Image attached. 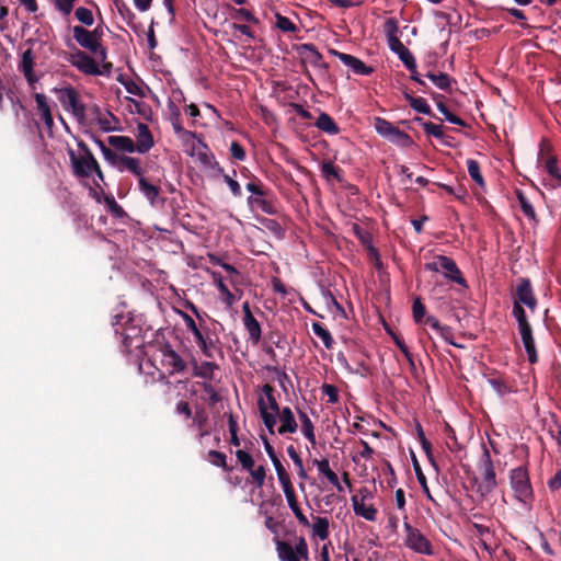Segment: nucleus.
Returning a JSON list of instances; mask_svg holds the SVG:
<instances>
[{"label": "nucleus", "instance_id": "obj_1", "mask_svg": "<svg viewBox=\"0 0 561 561\" xmlns=\"http://www.w3.org/2000/svg\"><path fill=\"white\" fill-rule=\"evenodd\" d=\"M78 152L71 148L67 150L73 174L78 178H90L95 173L96 178L103 182V172L89 147L82 141L78 144Z\"/></svg>", "mask_w": 561, "mask_h": 561}, {"label": "nucleus", "instance_id": "obj_2", "mask_svg": "<svg viewBox=\"0 0 561 561\" xmlns=\"http://www.w3.org/2000/svg\"><path fill=\"white\" fill-rule=\"evenodd\" d=\"M100 150L104 160L118 172H129L135 175L138 180L140 176H145V169L139 158L118 153L111 148L106 147L102 141H98Z\"/></svg>", "mask_w": 561, "mask_h": 561}, {"label": "nucleus", "instance_id": "obj_3", "mask_svg": "<svg viewBox=\"0 0 561 561\" xmlns=\"http://www.w3.org/2000/svg\"><path fill=\"white\" fill-rule=\"evenodd\" d=\"M274 388L264 385L257 399V408L265 427L271 434H275L277 424V413L279 412L278 403L273 394Z\"/></svg>", "mask_w": 561, "mask_h": 561}, {"label": "nucleus", "instance_id": "obj_4", "mask_svg": "<svg viewBox=\"0 0 561 561\" xmlns=\"http://www.w3.org/2000/svg\"><path fill=\"white\" fill-rule=\"evenodd\" d=\"M510 478L515 497L524 504L529 503L534 497V493L526 468L518 467L513 469Z\"/></svg>", "mask_w": 561, "mask_h": 561}, {"label": "nucleus", "instance_id": "obj_5", "mask_svg": "<svg viewBox=\"0 0 561 561\" xmlns=\"http://www.w3.org/2000/svg\"><path fill=\"white\" fill-rule=\"evenodd\" d=\"M403 527L405 533L404 545L409 549L420 554H434L432 543L417 528L411 526L407 522L404 523Z\"/></svg>", "mask_w": 561, "mask_h": 561}, {"label": "nucleus", "instance_id": "obj_6", "mask_svg": "<svg viewBox=\"0 0 561 561\" xmlns=\"http://www.w3.org/2000/svg\"><path fill=\"white\" fill-rule=\"evenodd\" d=\"M57 98L65 111L70 112L78 121L85 118V106L72 88H62L57 91Z\"/></svg>", "mask_w": 561, "mask_h": 561}, {"label": "nucleus", "instance_id": "obj_7", "mask_svg": "<svg viewBox=\"0 0 561 561\" xmlns=\"http://www.w3.org/2000/svg\"><path fill=\"white\" fill-rule=\"evenodd\" d=\"M73 38L83 48L90 50L100 60L106 58V50L101 43L94 41L93 34L83 26H73Z\"/></svg>", "mask_w": 561, "mask_h": 561}, {"label": "nucleus", "instance_id": "obj_8", "mask_svg": "<svg viewBox=\"0 0 561 561\" xmlns=\"http://www.w3.org/2000/svg\"><path fill=\"white\" fill-rule=\"evenodd\" d=\"M371 499V493L366 489L359 491V495L352 496L353 511L357 516L368 522L377 519V510L371 504H367V500Z\"/></svg>", "mask_w": 561, "mask_h": 561}, {"label": "nucleus", "instance_id": "obj_9", "mask_svg": "<svg viewBox=\"0 0 561 561\" xmlns=\"http://www.w3.org/2000/svg\"><path fill=\"white\" fill-rule=\"evenodd\" d=\"M513 297H514V302H517L518 305H525L533 311L536 309L537 299L534 295L533 287H531L529 279L522 278L518 282Z\"/></svg>", "mask_w": 561, "mask_h": 561}, {"label": "nucleus", "instance_id": "obj_10", "mask_svg": "<svg viewBox=\"0 0 561 561\" xmlns=\"http://www.w3.org/2000/svg\"><path fill=\"white\" fill-rule=\"evenodd\" d=\"M68 61L87 75L100 73V69L95 60L79 49H76V51L70 54Z\"/></svg>", "mask_w": 561, "mask_h": 561}, {"label": "nucleus", "instance_id": "obj_11", "mask_svg": "<svg viewBox=\"0 0 561 561\" xmlns=\"http://www.w3.org/2000/svg\"><path fill=\"white\" fill-rule=\"evenodd\" d=\"M34 56L31 49H26L21 58L19 70L24 75L28 87L32 91L36 90V84L38 82V78L34 72Z\"/></svg>", "mask_w": 561, "mask_h": 561}, {"label": "nucleus", "instance_id": "obj_12", "mask_svg": "<svg viewBox=\"0 0 561 561\" xmlns=\"http://www.w3.org/2000/svg\"><path fill=\"white\" fill-rule=\"evenodd\" d=\"M481 466L483 469V481L480 485V490L484 493H490L496 486V479L493 463L488 450H484L483 453Z\"/></svg>", "mask_w": 561, "mask_h": 561}, {"label": "nucleus", "instance_id": "obj_13", "mask_svg": "<svg viewBox=\"0 0 561 561\" xmlns=\"http://www.w3.org/2000/svg\"><path fill=\"white\" fill-rule=\"evenodd\" d=\"M330 54L337 57L345 66L351 68L354 73L360 76H369L374 69L369 66H366L360 59L355 56L337 51L335 49H331Z\"/></svg>", "mask_w": 561, "mask_h": 561}, {"label": "nucleus", "instance_id": "obj_14", "mask_svg": "<svg viewBox=\"0 0 561 561\" xmlns=\"http://www.w3.org/2000/svg\"><path fill=\"white\" fill-rule=\"evenodd\" d=\"M135 147L138 153H147L154 145L152 134L145 123H138L135 130Z\"/></svg>", "mask_w": 561, "mask_h": 561}, {"label": "nucleus", "instance_id": "obj_15", "mask_svg": "<svg viewBox=\"0 0 561 561\" xmlns=\"http://www.w3.org/2000/svg\"><path fill=\"white\" fill-rule=\"evenodd\" d=\"M277 419L280 423V425L276 430L279 435L294 434L297 432L298 424L289 407H284L283 409H279V412L277 413Z\"/></svg>", "mask_w": 561, "mask_h": 561}, {"label": "nucleus", "instance_id": "obj_16", "mask_svg": "<svg viewBox=\"0 0 561 561\" xmlns=\"http://www.w3.org/2000/svg\"><path fill=\"white\" fill-rule=\"evenodd\" d=\"M162 364L170 374L182 373L186 368L185 362L172 348L167 347L162 351Z\"/></svg>", "mask_w": 561, "mask_h": 561}, {"label": "nucleus", "instance_id": "obj_17", "mask_svg": "<svg viewBox=\"0 0 561 561\" xmlns=\"http://www.w3.org/2000/svg\"><path fill=\"white\" fill-rule=\"evenodd\" d=\"M439 265L440 272H444L445 277L459 285H465V279L453 259L439 255Z\"/></svg>", "mask_w": 561, "mask_h": 561}, {"label": "nucleus", "instance_id": "obj_18", "mask_svg": "<svg viewBox=\"0 0 561 561\" xmlns=\"http://www.w3.org/2000/svg\"><path fill=\"white\" fill-rule=\"evenodd\" d=\"M283 491H284L287 504H288L289 508L291 510V512L294 513L297 520L301 525L309 527L310 523H309L308 518L306 517V515L301 512V510L298 505L297 497H296L293 485L283 489Z\"/></svg>", "mask_w": 561, "mask_h": 561}, {"label": "nucleus", "instance_id": "obj_19", "mask_svg": "<svg viewBox=\"0 0 561 561\" xmlns=\"http://www.w3.org/2000/svg\"><path fill=\"white\" fill-rule=\"evenodd\" d=\"M523 345L528 355V359L530 363L537 362V353L535 347V342L533 337V331L530 325H524V328L518 329Z\"/></svg>", "mask_w": 561, "mask_h": 561}, {"label": "nucleus", "instance_id": "obj_20", "mask_svg": "<svg viewBox=\"0 0 561 561\" xmlns=\"http://www.w3.org/2000/svg\"><path fill=\"white\" fill-rule=\"evenodd\" d=\"M34 99L42 121L48 128H51L54 119L46 96L42 93H35Z\"/></svg>", "mask_w": 561, "mask_h": 561}, {"label": "nucleus", "instance_id": "obj_21", "mask_svg": "<svg viewBox=\"0 0 561 561\" xmlns=\"http://www.w3.org/2000/svg\"><path fill=\"white\" fill-rule=\"evenodd\" d=\"M138 187L150 205L157 204L160 194V187L158 185L151 184L145 176H140L138 180Z\"/></svg>", "mask_w": 561, "mask_h": 561}, {"label": "nucleus", "instance_id": "obj_22", "mask_svg": "<svg viewBox=\"0 0 561 561\" xmlns=\"http://www.w3.org/2000/svg\"><path fill=\"white\" fill-rule=\"evenodd\" d=\"M107 142L110 146L115 148L116 150L123 151V152H137V149L135 147V141L127 136H110L107 138Z\"/></svg>", "mask_w": 561, "mask_h": 561}, {"label": "nucleus", "instance_id": "obj_23", "mask_svg": "<svg viewBox=\"0 0 561 561\" xmlns=\"http://www.w3.org/2000/svg\"><path fill=\"white\" fill-rule=\"evenodd\" d=\"M387 33H388V42L390 49L396 53L398 56L407 50L408 48L403 45V43L396 35L397 24L394 21L389 20L386 23Z\"/></svg>", "mask_w": 561, "mask_h": 561}, {"label": "nucleus", "instance_id": "obj_24", "mask_svg": "<svg viewBox=\"0 0 561 561\" xmlns=\"http://www.w3.org/2000/svg\"><path fill=\"white\" fill-rule=\"evenodd\" d=\"M329 519L327 517L313 516V523L311 525L312 535L319 537L321 540L328 539L330 535Z\"/></svg>", "mask_w": 561, "mask_h": 561}, {"label": "nucleus", "instance_id": "obj_25", "mask_svg": "<svg viewBox=\"0 0 561 561\" xmlns=\"http://www.w3.org/2000/svg\"><path fill=\"white\" fill-rule=\"evenodd\" d=\"M243 324L249 333V339L256 344L262 336L261 325L253 316H248V319H243Z\"/></svg>", "mask_w": 561, "mask_h": 561}, {"label": "nucleus", "instance_id": "obj_26", "mask_svg": "<svg viewBox=\"0 0 561 561\" xmlns=\"http://www.w3.org/2000/svg\"><path fill=\"white\" fill-rule=\"evenodd\" d=\"M317 127L328 134H337L339 127L335 122L325 113H321L316 123Z\"/></svg>", "mask_w": 561, "mask_h": 561}, {"label": "nucleus", "instance_id": "obj_27", "mask_svg": "<svg viewBox=\"0 0 561 561\" xmlns=\"http://www.w3.org/2000/svg\"><path fill=\"white\" fill-rule=\"evenodd\" d=\"M311 328H312L313 333L319 339L322 340L324 346L328 350H331L333 347L334 341H333V337H332L331 333L329 332V330H327L321 323H318V322H313Z\"/></svg>", "mask_w": 561, "mask_h": 561}, {"label": "nucleus", "instance_id": "obj_28", "mask_svg": "<svg viewBox=\"0 0 561 561\" xmlns=\"http://www.w3.org/2000/svg\"><path fill=\"white\" fill-rule=\"evenodd\" d=\"M545 168L548 174L551 176L553 186H561V172L557 165V160L554 157H550L547 159L545 163Z\"/></svg>", "mask_w": 561, "mask_h": 561}, {"label": "nucleus", "instance_id": "obj_29", "mask_svg": "<svg viewBox=\"0 0 561 561\" xmlns=\"http://www.w3.org/2000/svg\"><path fill=\"white\" fill-rule=\"evenodd\" d=\"M299 420L301 422V432H302V434L305 435V437L308 440H310L311 443H314L316 442L314 427H313V424H312L311 420L302 411L299 412Z\"/></svg>", "mask_w": 561, "mask_h": 561}, {"label": "nucleus", "instance_id": "obj_30", "mask_svg": "<svg viewBox=\"0 0 561 561\" xmlns=\"http://www.w3.org/2000/svg\"><path fill=\"white\" fill-rule=\"evenodd\" d=\"M276 550L280 561H291L297 557L294 548L285 541L278 540L276 542Z\"/></svg>", "mask_w": 561, "mask_h": 561}, {"label": "nucleus", "instance_id": "obj_31", "mask_svg": "<svg viewBox=\"0 0 561 561\" xmlns=\"http://www.w3.org/2000/svg\"><path fill=\"white\" fill-rule=\"evenodd\" d=\"M271 460L276 470L277 478H278V481H279L282 488L285 489V488L293 485L290 478H289L287 471L285 470L284 466L282 465L279 458L275 457L274 459H271Z\"/></svg>", "mask_w": 561, "mask_h": 561}, {"label": "nucleus", "instance_id": "obj_32", "mask_svg": "<svg viewBox=\"0 0 561 561\" xmlns=\"http://www.w3.org/2000/svg\"><path fill=\"white\" fill-rule=\"evenodd\" d=\"M426 77L440 90L447 91L450 89L451 79L446 73H433L428 72Z\"/></svg>", "mask_w": 561, "mask_h": 561}, {"label": "nucleus", "instance_id": "obj_33", "mask_svg": "<svg viewBox=\"0 0 561 561\" xmlns=\"http://www.w3.org/2000/svg\"><path fill=\"white\" fill-rule=\"evenodd\" d=\"M416 121L420 122L426 135L433 136L437 139L444 138L443 125H437L432 122H425L422 118H417Z\"/></svg>", "mask_w": 561, "mask_h": 561}, {"label": "nucleus", "instance_id": "obj_34", "mask_svg": "<svg viewBox=\"0 0 561 561\" xmlns=\"http://www.w3.org/2000/svg\"><path fill=\"white\" fill-rule=\"evenodd\" d=\"M374 126H375L376 131L380 136H382V137H385L387 139L397 129V127L393 126L391 123H389L388 121H386L383 118H380V117H377L375 119Z\"/></svg>", "mask_w": 561, "mask_h": 561}, {"label": "nucleus", "instance_id": "obj_35", "mask_svg": "<svg viewBox=\"0 0 561 561\" xmlns=\"http://www.w3.org/2000/svg\"><path fill=\"white\" fill-rule=\"evenodd\" d=\"M405 99L409 102L410 106L419 113L430 114L431 107L426 103L423 98H414L408 93H405Z\"/></svg>", "mask_w": 561, "mask_h": 561}, {"label": "nucleus", "instance_id": "obj_36", "mask_svg": "<svg viewBox=\"0 0 561 561\" xmlns=\"http://www.w3.org/2000/svg\"><path fill=\"white\" fill-rule=\"evenodd\" d=\"M468 173L470 178L480 186L484 185L483 176L480 172V165L476 160L469 159L467 161Z\"/></svg>", "mask_w": 561, "mask_h": 561}, {"label": "nucleus", "instance_id": "obj_37", "mask_svg": "<svg viewBox=\"0 0 561 561\" xmlns=\"http://www.w3.org/2000/svg\"><path fill=\"white\" fill-rule=\"evenodd\" d=\"M287 454L290 457V459L294 461L295 466L297 467L298 476L302 480H306L308 478V474H307V472H306V470L304 468L302 460H301L300 456L298 455V453L296 451L295 447L294 446H288L287 447Z\"/></svg>", "mask_w": 561, "mask_h": 561}, {"label": "nucleus", "instance_id": "obj_38", "mask_svg": "<svg viewBox=\"0 0 561 561\" xmlns=\"http://www.w3.org/2000/svg\"><path fill=\"white\" fill-rule=\"evenodd\" d=\"M98 123L104 131H111L116 128V118L111 113L100 114L98 117Z\"/></svg>", "mask_w": 561, "mask_h": 561}, {"label": "nucleus", "instance_id": "obj_39", "mask_svg": "<svg viewBox=\"0 0 561 561\" xmlns=\"http://www.w3.org/2000/svg\"><path fill=\"white\" fill-rule=\"evenodd\" d=\"M197 385L204 390V400L208 401L210 404H215L220 400L216 389L209 382H197Z\"/></svg>", "mask_w": 561, "mask_h": 561}, {"label": "nucleus", "instance_id": "obj_40", "mask_svg": "<svg viewBox=\"0 0 561 561\" xmlns=\"http://www.w3.org/2000/svg\"><path fill=\"white\" fill-rule=\"evenodd\" d=\"M75 15L78 21H80L82 24H84L87 26H91L94 23L93 13L88 8L79 7L76 10Z\"/></svg>", "mask_w": 561, "mask_h": 561}, {"label": "nucleus", "instance_id": "obj_41", "mask_svg": "<svg viewBox=\"0 0 561 561\" xmlns=\"http://www.w3.org/2000/svg\"><path fill=\"white\" fill-rule=\"evenodd\" d=\"M217 368V365L211 362H203L199 366L195 367V376L211 378L214 370Z\"/></svg>", "mask_w": 561, "mask_h": 561}, {"label": "nucleus", "instance_id": "obj_42", "mask_svg": "<svg viewBox=\"0 0 561 561\" xmlns=\"http://www.w3.org/2000/svg\"><path fill=\"white\" fill-rule=\"evenodd\" d=\"M199 160L201 162L213 169L216 173H222V168L218 164V162L215 160L214 156L211 153H208L207 151L199 152Z\"/></svg>", "mask_w": 561, "mask_h": 561}, {"label": "nucleus", "instance_id": "obj_43", "mask_svg": "<svg viewBox=\"0 0 561 561\" xmlns=\"http://www.w3.org/2000/svg\"><path fill=\"white\" fill-rule=\"evenodd\" d=\"M174 131L180 136L182 141L186 145H192L193 149L194 142H195V134L188 130H185L182 128V126L179 123H173Z\"/></svg>", "mask_w": 561, "mask_h": 561}, {"label": "nucleus", "instance_id": "obj_44", "mask_svg": "<svg viewBox=\"0 0 561 561\" xmlns=\"http://www.w3.org/2000/svg\"><path fill=\"white\" fill-rule=\"evenodd\" d=\"M248 472L251 474L257 488H262L264 485L266 478V469L264 466H259L257 468L252 467Z\"/></svg>", "mask_w": 561, "mask_h": 561}, {"label": "nucleus", "instance_id": "obj_45", "mask_svg": "<svg viewBox=\"0 0 561 561\" xmlns=\"http://www.w3.org/2000/svg\"><path fill=\"white\" fill-rule=\"evenodd\" d=\"M388 140L403 147L409 146L411 142L409 135L400 130L398 127L393 134L389 136Z\"/></svg>", "mask_w": 561, "mask_h": 561}, {"label": "nucleus", "instance_id": "obj_46", "mask_svg": "<svg viewBox=\"0 0 561 561\" xmlns=\"http://www.w3.org/2000/svg\"><path fill=\"white\" fill-rule=\"evenodd\" d=\"M236 457L240 465L242 466V468L245 469L247 471L251 470V468L254 467V459L249 453L242 449H238L236 451Z\"/></svg>", "mask_w": 561, "mask_h": 561}, {"label": "nucleus", "instance_id": "obj_47", "mask_svg": "<svg viewBox=\"0 0 561 561\" xmlns=\"http://www.w3.org/2000/svg\"><path fill=\"white\" fill-rule=\"evenodd\" d=\"M275 19H276V26L280 31L290 33V32H295L297 30L295 24L288 18L283 16L279 13H276Z\"/></svg>", "mask_w": 561, "mask_h": 561}, {"label": "nucleus", "instance_id": "obj_48", "mask_svg": "<svg viewBox=\"0 0 561 561\" xmlns=\"http://www.w3.org/2000/svg\"><path fill=\"white\" fill-rule=\"evenodd\" d=\"M54 7L64 15H69L73 10L76 0H50Z\"/></svg>", "mask_w": 561, "mask_h": 561}, {"label": "nucleus", "instance_id": "obj_49", "mask_svg": "<svg viewBox=\"0 0 561 561\" xmlns=\"http://www.w3.org/2000/svg\"><path fill=\"white\" fill-rule=\"evenodd\" d=\"M513 316L516 319L518 323V329L524 328V325H530L527 321L526 312L522 305H518L517 302H514L513 307Z\"/></svg>", "mask_w": 561, "mask_h": 561}, {"label": "nucleus", "instance_id": "obj_50", "mask_svg": "<svg viewBox=\"0 0 561 561\" xmlns=\"http://www.w3.org/2000/svg\"><path fill=\"white\" fill-rule=\"evenodd\" d=\"M182 317H183V320H184V323H185V327L187 330H190L195 340H201L202 341V332L201 330L197 328L195 321L193 320V318L184 312H182Z\"/></svg>", "mask_w": 561, "mask_h": 561}, {"label": "nucleus", "instance_id": "obj_51", "mask_svg": "<svg viewBox=\"0 0 561 561\" xmlns=\"http://www.w3.org/2000/svg\"><path fill=\"white\" fill-rule=\"evenodd\" d=\"M216 175H222V179L227 183V185L229 186L231 193L234 196H237V197L241 196V194H242L241 186H240V184L236 180H233L230 175L225 174L224 172L222 173H216Z\"/></svg>", "mask_w": 561, "mask_h": 561}, {"label": "nucleus", "instance_id": "obj_52", "mask_svg": "<svg viewBox=\"0 0 561 561\" xmlns=\"http://www.w3.org/2000/svg\"><path fill=\"white\" fill-rule=\"evenodd\" d=\"M473 527L476 528L477 533L481 537V542L484 549H489L488 540L491 537V531L488 526L474 524Z\"/></svg>", "mask_w": 561, "mask_h": 561}, {"label": "nucleus", "instance_id": "obj_53", "mask_svg": "<svg viewBox=\"0 0 561 561\" xmlns=\"http://www.w3.org/2000/svg\"><path fill=\"white\" fill-rule=\"evenodd\" d=\"M399 58L409 70L414 71L416 69L415 58L409 49L401 53Z\"/></svg>", "mask_w": 561, "mask_h": 561}, {"label": "nucleus", "instance_id": "obj_54", "mask_svg": "<svg viewBox=\"0 0 561 561\" xmlns=\"http://www.w3.org/2000/svg\"><path fill=\"white\" fill-rule=\"evenodd\" d=\"M426 323L430 324L432 329L437 331L445 340H447V334L449 333V330L448 328L443 327L436 318L427 317Z\"/></svg>", "mask_w": 561, "mask_h": 561}, {"label": "nucleus", "instance_id": "obj_55", "mask_svg": "<svg viewBox=\"0 0 561 561\" xmlns=\"http://www.w3.org/2000/svg\"><path fill=\"white\" fill-rule=\"evenodd\" d=\"M322 391L328 397L330 403H336L339 401V391L335 386L324 383Z\"/></svg>", "mask_w": 561, "mask_h": 561}, {"label": "nucleus", "instance_id": "obj_56", "mask_svg": "<svg viewBox=\"0 0 561 561\" xmlns=\"http://www.w3.org/2000/svg\"><path fill=\"white\" fill-rule=\"evenodd\" d=\"M518 201H519V204H520L523 213L527 217L534 219L535 218V210H534L531 204L529 203V201L525 196H523L522 194L518 195Z\"/></svg>", "mask_w": 561, "mask_h": 561}, {"label": "nucleus", "instance_id": "obj_57", "mask_svg": "<svg viewBox=\"0 0 561 561\" xmlns=\"http://www.w3.org/2000/svg\"><path fill=\"white\" fill-rule=\"evenodd\" d=\"M230 153L234 159H237L239 161H243L245 158V151H244L243 147L237 141L231 142Z\"/></svg>", "mask_w": 561, "mask_h": 561}, {"label": "nucleus", "instance_id": "obj_58", "mask_svg": "<svg viewBox=\"0 0 561 561\" xmlns=\"http://www.w3.org/2000/svg\"><path fill=\"white\" fill-rule=\"evenodd\" d=\"M424 316H425V307L421 302V300L419 298H416L413 302V317L416 322H421Z\"/></svg>", "mask_w": 561, "mask_h": 561}, {"label": "nucleus", "instance_id": "obj_59", "mask_svg": "<svg viewBox=\"0 0 561 561\" xmlns=\"http://www.w3.org/2000/svg\"><path fill=\"white\" fill-rule=\"evenodd\" d=\"M209 458L211 462L217 467H225L226 466V456L225 454L216 450L209 451Z\"/></svg>", "mask_w": 561, "mask_h": 561}, {"label": "nucleus", "instance_id": "obj_60", "mask_svg": "<svg viewBox=\"0 0 561 561\" xmlns=\"http://www.w3.org/2000/svg\"><path fill=\"white\" fill-rule=\"evenodd\" d=\"M294 550L296 556H299L306 560L308 559V546L304 538H299Z\"/></svg>", "mask_w": 561, "mask_h": 561}, {"label": "nucleus", "instance_id": "obj_61", "mask_svg": "<svg viewBox=\"0 0 561 561\" xmlns=\"http://www.w3.org/2000/svg\"><path fill=\"white\" fill-rule=\"evenodd\" d=\"M104 202L111 211H113L117 215L123 214L122 207L117 204V202L115 201V198L112 195L105 196Z\"/></svg>", "mask_w": 561, "mask_h": 561}, {"label": "nucleus", "instance_id": "obj_62", "mask_svg": "<svg viewBox=\"0 0 561 561\" xmlns=\"http://www.w3.org/2000/svg\"><path fill=\"white\" fill-rule=\"evenodd\" d=\"M176 412L184 415L186 419L192 416V410L186 401H180L176 404Z\"/></svg>", "mask_w": 561, "mask_h": 561}, {"label": "nucleus", "instance_id": "obj_63", "mask_svg": "<svg viewBox=\"0 0 561 561\" xmlns=\"http://www.w3.org/2000/svg\"><path fill=\"white\" fill-rule=\"evenodd\" d=\"M394 342H396L397 346L400 348V351L403 353V355L405 356V358L408 359L410 365L414 366L412 355H411L408 346L404 344V342L401 341L400 339H396Z\"/></svg>", "mask_w": 561, "mask_h": 561}, {"label": "nucleus", "instance_id": "obj_64", "mask_svg": "<svg viewBox=\"0 0 561 561\" xmlns=\"http://www.w3.org/2000/svg\"><path fill=\"white\" fill-rule=\"evenodd\" d=\"M548 485L551 490H558L561 488V469L549 480Z\"/></svg>", "mask_w": 561, "mask_h": 561}]
</instances>
